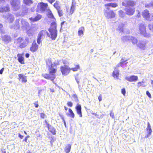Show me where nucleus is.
I'll list each match as a JSON object with an SVG mask.
<instances>
[{"mask_svg":"<svg viewBox=\"0 0 153 153\" xmlns=\"http://www.w3.org/2000/svg\"><path fill=\"white\" fill-rule=\"evenodd\" d=\"M126 24H123L122 23H120V24H119L117 30H119L120 32L123 31V27Z\"/></svg>","mask_w":153,"mask_h":153,"instance_id":"nucleus-34","label":"nucleus"},{"mask_svg":"<svg viewBox=\"0 0 153 153\" xmlns=\"http://www.w3.org/2000/svg\"><path fill=\"white\" fill-rule=\"evenodd\" d=\"M56 27V22H52L51 24V27L49 29V31L50 33V37L53 40L55 39L57 35Z\"/></svg>","mask_w":153,"mask_h":153,"instance_id":"nucleus-1","label":"nucleus"},{"mask_svg":"<svg viewBox=\"0 0 153 153\" xmlns=\"http://www.w3.org/2000/svg\"><path fill=\"white\" fill-rule=\"evenodd\" d=\"M146 130L147 135L145 136V137L147 138L151 135L152 131L151 128H146Z\"/></svg>","mask_w":153,"mask_h":153,"instance_id":"nucleus-33","label":"nucleus"},{"mask_svg":"<svg viewBox=\"0 0 153 153\" xmlns=\"http://www.w3.org/2000/svg\"><path fill=\"white\" fill-rule=\"evenodd\" d=\"M84 30V28L83 27H82L79 28L78 31V34L79 36L83 35Z\"/></svg>","mask_w":153,"mask_h":153,"instance_id":"nucleus-36","label":"nucleus"},{"mask_svg":"<svg viewBox=\"0 0 153 153\" xmlns=\"http://www.w3.org/2000/svg\"><path fill=\"white\" fill-rule=\"evenodd\" d=\"M11 0V4L13 10H18L20 6L19 0Z\"/></svg>","mask_w":153,"mask_h":153,"instance_id":"nucleus-6","label":"nucleus"},{"mask_svg":"<svg viewBox=\"0 0 153 153\" xmlns=\"http://www.w3.org/2000/svg\"><path fill=\"white\" fill-rule=\"evenodd\" d=\"M146 95L149 97L151 98V95L150 94V93L148 91H147L146 92Z\"/></svg>","mask_w":153,"mask_h":153,"instance_id":"nucleus-56","label":"nucleus"},{"mask_svg":"<svg viewBox=\"0 0 153 153\" xmlns=\"http://www.w3.org/2000/svg\"><path fill=\"white\" fill-rule=\"evenodd\" d=\"M145 7L147 8L150 7H152L153 8V1H151L149 3L145 4Z\"/></svg>","mask_w":153,"mask_h":153,"instance_id":"nucleus-45","label":"nucleus"},{"mask_svg":"<svg viewBox=\"0 0 153 153\" xmlns=\"http://www.w3.org/2000/svg\"><path fill=\"white\" fill-rule=\"evenodd\" d=\"M57 12L59 16L61 17L63 16V11L62 10L60 9H59V10H57Z\"/></svg>","mask_w":153,"mask_h":153,"instance_id":"nucleus-47","label":"nucleus"},{"mask_svg":"<svg viewBox=\"0 0 153 153\" xmlns=\"http://www.w3.org/2000/svg\"><path fill=\"white\" fill-rule=\"evenodd\" d=\"M4 70V68H2L0 70V74H2L3 73V72Z\"/></svg>","mask_w":153,"mask_h":153,"instance_id":"nucleus-63","label":"nucleus"},{"mask_svg":"<svg viewBox=\"0 0 153 153\" xmlns=\"http://www.w3.org/2000/svg\"><path fill=\"white\" fill-rule=\"evenodd\" d=\"M68 111L70 114V117L72 118H74V117L75 115L72 110L71 109L69 108V109Z\"/></svg>","mask_w":153,"mask_h":153,"instance_id":"nucleus-42","label":"nucleus"},{"mask_svg":"<svg viewBox=\"0 0 153 153\" xmlns=\"http://www.w3.org/2000/svg\"><path fill=\"white\" fill-rule=\"evenodd\" d=\"M45 116H46V115L43 113H42L40 114V117L42 118H44Z\"/></svg>","mask_w":153,"mask_h":153,"instance_id":"nucleus-53","label":"nucleus"},{"mask_svg":"<svg viewBox=\"0 0 153 153\" xmlns=\"http://www.w3.org/2000/svg\"><path fill=\"white\" fill-rule=\"evenodd\" d=\"M128 36H122L121 37V39L123 42H125L127 41V40H129V39H128Z\"/></svg>","mask_w":153,"mask_h":153,"instance_id":"nucleus-46","label":"nucleus"},{"mask_svg":"<svg viewBox=\"0 0 153 153\" xmlns=\"http://www.w3.org/2000/svg\"><path fill=\"white\" fill-rule=\"evenodd\" d=\"M75 108L77 114L79 115L80 117H82V112L81 111V105L79 104H77Z\"/></svg>","mask_w":153,"mask_h":153,"instance_id":"nucleus-14","label":"nucleus"},{"mask_svg":"<svg viewBox=\"0 0 153 153\" xmlns=\"http://www.w3.org/2000/svg\"><path fill=\"white\" fill-rule=\"evenodd\" d=\"M98 99L100 102L102 101V97L101 94H100L98 97Z\"/></svg>","mask_w":153,"mask_h":153,"instance_id":"nucleus-55","label":"nucleus"},{"mask_svg":"<svg viewBox=\"0 0 153 153\" xmlns=\"http://www.w3.org/2000/svg\"><path fill=\"white\" fill-rule=\"evenodd\" d=\"M2 40L6 43H8L11 41V38L10 36L5 35L2 36Z\"/></svg>","mask_w":153,"mask_h":153,"instance_id":"nucleus-18","label":"nucleus"},{"mask_svg":"<svg viewBox=\"0 0 153 153\" xmlns=\"http://www.w3.org/2000/svg\"><path fill=\"white\" fill-rule=\"evenodd\" d=\"M34 104L36 108H38V107L39 105L37 102H35Z\"/></svg>","mask_w":153,"mask_h":153,"instance_id":"nucleus-58","label":"nucleus"},{"mask_svg":"<svg viewBox=\"0 0 153 153\" xmlns=\"http://www.w3.org/2000/svg\"><path fill=\"white\" fill-rule=\"evenodd\" d=\"M2 126L3 127L4 129H6L8 127L9 124L8 122H4L2 123Z\"/></svg>","mask_w":153,"mask_h":153,"instance_id":"nucleus-35","label":"nucleus"},{"mask_svg":"<svg viewBox=\"0 0 153 153\" xmlns=\"http://www.w3.org/2000/svg\"><path fill=\"white\" fill-rule=\"evenodd\" d=\"M46 64L49 66V71L50 73L56 72V69L55 68H53V65L54 64H52L51 59H48L46 61Z\"/></svg>","mask_w":153,"mask_h":153,"instance_id":"nucleus-7","label":"nucleus"},{"mask_svg":"<svg viewBox=\"0 0 153 153\" xmlns=\"http://www.w3.org/2000/svg\"><path fill=\"white\" fill-rule=\"evenodd\" d=\"M28 11V9L27 7H25L23 8L22 11V12H19L16 14L17 16H23L26 15Z\"/></svg>","mask_w":153,"mask_h":153,"instance_id":"nucleus-15","label":"nucleus"},{"mask_svg":"<svg viewBox=\"0 0 153 153\" xmlns=\"http://www.w3.org/2000/svg\"><path fill=\"white\" fill-rule=\"evenodd\" d=\"M139 30L140 33L146 37H149L150 35L146 33V27L143 23L140 24L139 25Z\"/></svg>","mask_w":153,"mask_h":153,"instance_id":"nucleus-4","label":"nucleus"},{"mask_svg":"<svg viewBox=\"0 0 153 153\" xmlns=\"http://www.w3.org/2000/svg\"><path fill=\"white\" fill-rule=\"evenodd\" d=\"M47 34V36L48 37L50 36V35L49 33L47 32L45 30H42L38 34V37L37 40V42L38 44H40L41 42V37L45 35L46 34Z\"/></svg>","mask_w":153,"mask_h":153,"instance_id":"nucleus-9","label":"nucleus"},{"mask_svg":"<svg viewBox=\"0 0 153 153\" xmlns=\"http://www.w3.org/2000/svg\"><path fill=\"white\" fill-rule=\"evenodd\" d=\"M113 76L114 78L117 79L118 78L119 76V71L116 68L114 69V71H113Z\"/></svg>","mask_w":153,"mask_h":153,"instance_id":"nucleus-28","label":"nucleus"},{"mask_svg":"<svg viewBox=\"0 0 153 153\" xmlns=\"http://www.w3.org/2000/svg\"><path fill=\"white\" fill-rule=\"evenodd\" d=\"M128 38L129 39V40L131 41L132 43L133 44H136L137 43V39L135 37L132 36H129Z\"/></svg>","mask_w":153,"mask_h":153,"instance_id":"nucleus-25","label":"nucleus"},{"mask_svg":"<svg viewBox=\"0 0 153 153\" xmlns=\"http://www.w3.org/2000/svg\"><path fill=\"white\" fill-rule=\"evenodd\" d=\"M3 12L4 11H8L9 10V8L7 6L4 7H3Z\"/></svg>","mask_w":153,"mask_h":153,"instance_id":"nucleus-49","label":"nucleus"},{"mask_svg":"<svg viewBox=\"0 0 153 153\" xmlns=\"http://www.w3.org/2000/svg\"><path fill=\"white\" fill-rule=\"evenodd\" d=\"M138 79V77L137 76L134 75L128 76L126 77V80L130 82L136 81Z\"/></svg>","mask_w":153,"mask_h":153,"instance_id":"nucleus-13","label":"nucleus"},{"mask_svg":"<svg viewBox=\"0 0 153 153\" xmlns=\"http://www.w3.org/2000/svg\"><path fill=\"white\" fill-rule=\"evenodd\" d=\"M79 65H76L75 66V67L74 68H72L71 69L73 71H77L78 69L79 68Z\"/></svg>","mask_w":153,"mask_h":153,"instance_id":"nucleus-43","label":"nucleus"},{"mask_svg":"<svg viewBox=\"0 0 153 153\" xmlns=\"http://www.w3.org/2000/svg\"><path fill=\"white\" fill-rule=\"evenodd\" d=\"M122 5L125 7H127V0H126L125 2H123Z\"/></svg>","mask_w":153,"mask_h":153,"instance_id":"nucleus-51","label":"nucleus"},{"mask_svg":"<svg viewBox=\"0 0 153 153\" xmlns=\"http://www.w3.org/2000/svg\"><path fill=\"white\" fill-rule=\"evenodd\" d=\"M24 41H25L27 43L29 41V39L27 37H26L25 39V40Z\"/></svg>","mask_w":153,"mask_h":153,"instance_id":"nucleus-62","label":"nucleus"},{"mask_svg":"<svg viewBox=\"0 0 153 153\" xmlns=\"http://www.w3.org/2000/svg\"><path fill=\"white\" fill-rule=\"evenodd\" d=\"M71 148V146L70 144L67 145L65 147V151L66 153H68L70 152Z\"/></svg>","mask_w":153,"mask_h":153,"instance_id":"nucleus-31","label":"nucleus"},{"mask_svg":"<svg viewBox=\"0 0 153 153\" xmlns=\"http://www.w3.org/2000/svg\"><path fill=\"white\" fill-rule=\"evenodd\" d=\"M42 17V16L40 14H38L34 18H30V19L33 22H35L40 20Z\"/></svg>","mask_w":153,"mask_h":153,"instance_id":"nucleus-27","label":"nucleus"},{"mask_svg":"<svg viewBox=\"0 0 153 153\" xmlns=\"http://www.w3.org/2000/svg\"><path fill=\"white\" fill-rule=\"evenodd\" d=\"M67 105L70 107H72L73 106V103L71 102H68L67 103Z\"/></svg>","mask_w":153,"mask_h":153,"instance_id":"nucleus-52","label":"nucleus"},{"mask_svg":"<svg viewBox=\"0 0 153 153\" xmlns=\"http://www.w3.org/2000/svg\"><path fill=\"white\" fill-rule=\"evenodd\" d=\"M61 71L63 75H67L70 72L71 69L67 65H65L64 66L61 67Z\"/></svg>","mask_w":153,"mask_h":153,"instance_id":"nucleus-8","label":"nucleus"},{"mask_svg":"<svg viewBox=\"0 0 153 153\" xmlns=\"http://www.w3.org/2000/svg\"><path fill=\"white\" fill-rule=\"evenodd\" d=\"M125 61H123V59H121V62L120 63H119L117 65H116V67H120V66H122V64L125 62Z\"/></svg>","mask_w":153,"mask_h":153,"instance_id":"nucleus-48","label":"nucleus"},{"mask_svg":"<svg viewBox=\"0 0 153 153\" xmlns=\"http://www.w3.org/2000/svg\"><path fill=\"white\" fill-rule=\"evenodd\" d=\"M142 15L144 18L146 20L151 21L153 19V14H150L149 11L147 10H145L143 12Z\"/></svg>","mask_w":153,"mask_h":153,"instance_id":"nucleus-3","label":"nucleus"},{"mask_svg":"<svg viewBox=\"0 0 153 153\" xmlns=\"http://www.w3.org/2000/svg\"><path fill=\"white\" fill-rule=\"evenodd\" d=\"M119 14L120 17H123L125 15V12L122 10H120L119 11Z\"/></svg>","mask_w":153,"mask_h":153,"instance_id":"nucleus-40","label":"nucleus"},{"mask_svg":"<svg viewBox=\"0 0 153 153\" xmlns=\"http://www.w3.org/2000/svg\"><path fill=\"white\" fill-rule=\"evenodd\" d=\"M48 130L53 134L55 135L56 134V131L55 128L52 126L51 125L48 127Z\"/></svg>","mask_w":153,"mask_h":153,"instance_id":"nucleus-24","label":"nucleus"},{"mask_svg":"<svg viewBox=\"0 0 153 153\" xmlns=\"http://www.w3.org/2000/svg\"><path fill=\"white\" fill-rule=\"evenodd\" d=\"M78 76V74H77L76 76H75V77L76 81L78 84L79 85V80L81 79V77H79Z\"/></svg>","mask_w":153,"mask_h":153,"instance_id":"nucleus-41","label":"nucleus"},{"mask_svg":"<svg viewBox=\"0 0 153 153\" xmlns=\"http://www.w3.org/2000/svg\"><path fill=\"white\" fill-rule=\"evenodd\" d=\"M117 4L115 3H111L105 4V7L108 10H109V7H117Z\"/></svg>","mask_w":153,"mask_h":153,"instance_id":"nucleus-19","label":"nucleus"},{"mask_svg":"<svg viewBox=\"0 0 153 153\" xmlns=\"http://www.w3.org/2000/svg\"><path fill=\"white\" fill-rule=\"evenodd\" d=\"M127 4L128 6H130L133 7L136 4V3L133 1L127 0Z\"/></svg>","mask_w":153,"mask_h":153,"instance_id":"nucleus-29","label":"nucleus"},{"mask_svg":"<svg viewBox=\"0 0 153 153\" xmlns=\"http://www.w3.org/2000/svg\"><path fill=\"white\" fill-rule=\"evenodd\" d=\"M121 93L124 95H125L126 94V90L125 88H123L121 90Z\"/></svg>","mask_w":153,"mask_h":153,"instance_id":"nucleus-54","label":"nucleus"},{"mask_svg":"<svg viewBox=\"0 0 153 153\" xmlns=\"http://www.w3.org/2000/svg\"><path fill=\"white\" fill-rule=\"evenodd\" d=\"M55 73H50L49 74H45L43 75V76L45 79H50L53 81L55 78V76L54 75Z\"/></svg>","mask_w":153,"mask_h":153,"instance_id":"nucleus-12","label":"nucleus"},{"mask_svg":"<svg viewBox=\"0 0 153 153\" xmlns=\"http://www.w3.org/2000/svg\"><path fill=\"white\" fill-rule=\"evenodd\" d=\"M24 41L23 39L21 38H19L17 39V43L19 45Z\"/></svg>","mask_w":153,"mask_h":153,"instance_id":"nucleus-44","label":"nucleus"},{"mask_svg":"<svg viewBox=\"0 0 153 153\" xmlns=\"http://www.w3.org/2000/svg\"><path fill=\"white\" fill-rule=\"evenodd\" d=\"M147 85V84L145 83V81H143L141 82H138L137 85V87L138 88L140 86L146 87Z\"/></svg>","mask_w":153,"mask_h":153,"instance_id":"nucleus-23","label":"nucleus"},{"mask_svg":"<svg viewBox=\"0 0 153 153\" xmlns=\"http://www.w3.org/2000/svg\"><path fill=\"white\" fill-rule=\"evenodd\" d=\"M59 64V62L58 61L55 60L54 62L52 64H54V65H53V68L55 66H56L58 65Z\"/></svg>","mask_w":153,"mask_h":153,"instance_id":"nucleus-50","label":"nucleus"},{"mask_svg":"<svg viewBox=\"0 0 153 153\" xmlns=\"http://www.w3.org/2000/svg\"><path fill=\"white\" fill-rule=\"evenodd\" d=\"M37 11L39 10L41 12H44L45 11H47L48 10H49L48 4L43 2L39 3L37 5Z\"/></svg>","mask_w":153,"mask_h":153,"instance_id":"nucleus-2","label":"nucleus"},{"mask_svg":"<svg viewBox=\"0 0 153 153\" xmlns=\"http://www.w3.org/2000/svg\"><path fill=\"white\" fill-rule=\"evenodd\" d=\"M73 97L74 98L75 100H77V95L76 94H74L73 95Z\"/></svg>","mask_w":153,"mask_h":153,"instance_id":"nucleus-57","label":"nucleus"},{"mask_svg":"<svg viewBox=\"0 0 153 153\" xmlns=\"http://www.w3.org/2000/svg\"><path fill=\"white\" fill-rule=\"evenodd\" d=\"M75 5L74 4L73 2L72 3V6L71 8V11L70 12V13L71 14H72L73 13L74 10H75Z\"/></svg>","mask_w":153,"mask_h":153,"instance_id":"nucleus-38","label":"nucleus"},{"mask_svg":"<svg viewBox=\"0 0 153 153\" xmlns=\"http://www.w3.org/2000/svg\"><path fill=\"white\" fill-rule=\"evenodd\" d=\"M23 2L24 3L27 5H29L33 3L32 0H23Z\"/></svg>","mask_w":153,"mask_h":153,"instance_id":"nucleus-37","label":"nucleus"},{"mask_svg":"<svg viewBox=\"0 0 153 153\" xmlns=\"http://www.w3.org/2000/svg\"><path fill=\"white\" fill-rule=\"evenodd\" d=\"M38 45L37 44L36 41H34L32 44V46L30 48V50L32 52L36 51L38 49Z\"/></svg>","mask_w":153,"mask_h":153,"instance_id":"nucleus-16","label":"nucleus"},{"mask_svg":"<svg viewBox=\"0 0 153 153\" xmlns=\"http://www.w3.org/2000/svg\"><path fill=\"white\" fill-rule=\"evenodd\" d=\"M126 13L129 15L131 16L133 15L135 12V8H131L128 7L126 8Z\"/></svg>","mask_w":153,"mask_h":153,"instance_id":"nucleus-10","label":"nucleus"},{"mask_svg":"<svg viewBox=\"0 0 153 153\" xmlns=\"http://www.w3.org/2000/svg\"><path fill=\"white\" fill-rule=\"evenodd\" d=\"M18 60L19 62L22 64H24V58H23L22 55L18 54Z\"/></svg>","mask_w":153,"mask_h":153,"instance_id":"nucleus-30","label":"nucleus"},{"mask_svg":"<svg viewBox=\"0 0 153 153\" xmlns=\"http://www.w3.org/2000/svg\"><path fill=\"white\" fill-rule=\"evenodd\" d=\"M47 12L48 17L52 19L53 22H56V19L53 14L51 11L50 10H48Z\"/></svg>","mask_w":153,"mask_h":153,"instance_id":"nucleus-20","label":"nucleus"},{"mask_svg":"<svg viewBox=\"0 0 153 153\" xmlns=\"http://www.w3.org/2000/svg\"><path fill=\"white\" fill-rule=\"evenodd\" d=\"M59 1H56L55 3L53 4L54 7L55 8L56 10H59L60 9L61 7L59 5Z\"/></svg>","mask_w":153,"mask_h":153,"instance_id":"nucleus-32","label":"nucleus"},{"mask_svg":"<svg viewBox=\"0 0 153 153\" xmlns=\"http://www.w3.org/2000/svg\"><path fill=\"white\" fill-rule=\"evenodd\" d=\"M21 25L22 28L25 30L29 26V24L25 20L22 19L21 20Z\"/></svg>","mask_w":153,"mask_h":153,"instance_id":"nucleus-11","label":"nucleus"},{"mask_svg":"<svg viewBox=\"0 0 153 153\" xmlns=\"http://www.w3.org/2000/svg\"><path fill=\"white\" fill-rule=\"evenodd\" d=\"M146 128H151V125L148 122L147 123V126Z\"/></svg>","mask_w":153,"mask_h":153,"instance_id":"nucleus-60","label":"nucleus"},{"mask_svg":"<svg viewBox=\"0 0 153 153\" xmlns=\"http://www.w3.org/2000/svg\"><path fill=\"white\" fill-rule=\"evenodd\" d=\"M3 27V26L0 23V31L2 30Z\"/></svg>","mask_w":153,"mask_h":153,"instance_id":"nucleus-64","label":"nucleus"},{"mask_svg":"<svg viewBox=\"0 0 153 153\" xmlns=\"http://www.w3.org/2000/svg\"><path fill=\"white\" fill-rule=\"evenodd\" d=\"M27 45V43L25 41H23L19 45L21 48H25Z\"/></svg>","mask_w":153,"mask_h":153,"instance_id":"nucleus-39","label":"nucleus"},{"mask_svg":"<svg viewBox=\"0 0 153 153\" xmlns=\"http://www.w3.org/2000/svg\"><path fill=\"white\" fill-rule=\"evenodd\" d=\"M19 20L17 19L16 20L15 25L14 27V28L15 29H18L20 27H21V24L19 23Z\"/></svg>","mask_w":153,"mask_h":153,"instance_id":"nucleus-26","label":"nucleus"},{"mask_svg":"<svg viewBox=\"0 0 153 153\" xmlns=\"http://www.w3.org/2000/svg\"><path fill=\"white\" fill-rule=\"evenodd\" d=\"M114 113L112 111H111L110 113V116L112 118H114Z\"/></svg>","mask_w":153,"mask_h":153,"instance_id":"nucleus-59","label":"nucleus"},{"mask_svg":"<svg viewBox=\"0 0 153 153\" xmlns=\"http://www.w3.org/2000/svg\"><path fill=\"white\" fill-rule=\"evenodd\" d=\"M47 1L51 4L55 1V0H47Z\"/></svg>","mask_w":153,"mask_h":153,"instance_id":"nucleus-61","label":"nucleus"},{"mask_svg":"<svg viewBox=\"0 0 153 153\" xmlns=\"http://www.w3.org/2000/svg\"><path fill=\"white\" fill-rule=\"evenodd\" d=\"M137 45L141 49L144 50L145 49V43L143 41H139Z\"/></svg>","mask_w":153,"mask_h":153,"instance_id":"nucleus-21","label":"nucleus"},{"mask_svg":"<svg viewBox=\"0 0 153 153\" xmlns=\"http://www.w3.org/2000/svg\"><path fill=\"white\" fill-rule=\"evenodd\" d=\"M105 14L108 19L111 18L115 16V13L112 11L106 12Z\"/></svg>","mask_w":153,"mask_h":153,"instance_id":"nucleus-17","label":"nucleus"},{"mask_svg":"<svg viewBox=\"0 0 153 153\" xmlns=\"http://www.w3.org/2000/svg\"><path fill=\"white\" fill-rule=\"evenodd\" d=\"M19 79L20 80L22 79V82L24 83H25L27 82L26 79V76H24L22 74H19L18 75Z\"/></svg>","mask_w":153,"mask_h":153,"instance_id":"nucleus-22","label":"nucleus"},{"mask_svg":"<svg viewBox=\"0 0 153 153\" xmlns=\"http://www.w3.org/2000/svg\"><path fill=\"white\" fill-rule=\"evenodd\" d=\"M3 17L6 22L12 23L14 19V17L10 13H7L6 15H4Z\"/></svg>","mask_w":153,"mask_h":153,"instance_id":"nucleus-5","label":"nucleus"}]
</instances>
